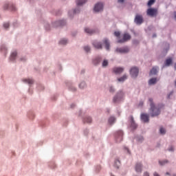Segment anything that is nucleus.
I'll use <instances>...</instances> for the list:
<instances>
[{
	"label": "nucleus",
	"instance_id": "12",
	"mask_svg": "<svg viewBox=\"0 0 176 176\" xmlns=\"http://www.w3.org/2000/svg\"><path fill=\"white\" fill-rule=\"evenodd\" d=\"M147 16L150 17H156L157 16V10L155 8H148L146 11Z\"/></svg>",
	"mask_w": 176,
	"mask_h": 176
},
{
	"label": "nucleus",
	"instance_id": "27",
	"mask_svg": "<svg viewBox=\"0 0 176 176\" xmlns=\"http://www.w3.org/2000/svg\"><path fill=\"white\" fill-rule=\"evenodd\" d=\"M135 170L136 173H141L142 171V164L141 163H137L135 166Z\"/></svg>",
	"mask_w": 176,
	"mask_h": 176
},
{
	"label": "nucleus",
	"instance_id": "59",
	"mask_svg": "<svg viewBox=\"0 0 176 176\" xmlns=\"http://www.w3.org/2000/svg\"><path fill=\"white\" fill-rule=\"evenodd\" d=\"M30 2H34V0H29Z\"/></svg>",
	"mask_w": 176,
	"mask_h": 176
},
{
	"label": "nucleus",
	"instance_id": "57",
	"mask_svg": "<svg viewBox=\"0 0 176 176\" xmlns=\"http://www.w3.org/2000/svg\"><path fill=\"white\" fill-rule=\"evenodd\" d=\"M174 69H175V70L176 71V63H175V65H174Z\"/></svg>",
	"mask_w": 176,
	"mask_h": 176
},
{
	"label": "nucleus",
	"instance_id": "9",
	"mask_svg": "<svg viewBox=\"0 0 176 176\" xmlns=\"http://www.w3.org/2000/svg\"><path fill=\"white\" fill-rule=\"evenodd\" d=\"M0 53L4 56V57H6L8 53H9V47L8 45H6V44H2L0 46Z\"/></svg>",
	"mask_w": 176,
	"mask_h": 176
},
{
	"label": "nucleus",
	"instance_id": "34",
	"mask_svg": "<svg viewBox=\"0 0 176 176\" xmlns=\"http://www.w3.org/2000/svg\"><path fill=\"white\" fill-rule=\"evenodd\" d=\"M136 141L139 144H142V142H144V136H142V135L137 136L136 137Z\"/></svg>",
	"mask_w": 176,
	"mask_h": 176
},
{
	"label": "nucleus",
	"instance_id": "4",
	"mask_svg": "<svg viewBox=\"0 0 176 176\" xmlns=\"http://www.w3.org/2000/svg\"><path fill=\"white\" fill-rule=\"evenodd\" d=\"M79 13H80V8L76 7L72 8L67 11V17L72 19L75 17L76 14H79Z\"/></svg>",
	"mask_w": 176,
	"mask_h": 176
},
{
	"label": "nucleus",
	"instance_id": "51",
	"mask_svg": "<svg viewBox=\"0 0 176 176\" xmlns=\"http://www.w3.org/2000/svg\"><path fill=\"white\" fill-rule=\"evenodd\" d=\"M75 107H76V105H75V104H74V103H72V104H70V108H71L72 109H74V108H75Z\"/></svg>",
	"mask_w": 176,
	"mask_h": 176
},
{
	"label": "nucleus",
	"instance_id": "17",
	"mask_svg": "<svg viewBox=\"0 0 176 176\" xmlns=\"http://www.w3.org/2000/svg\"><path fill=\"white\" fill-rule=\"evenodd\" d=\"M58 45H60V46H67V45H68V43H69V40H68V38L63 37L59 39L58 41Z\"/></svg>",
	"mask_w": 176,
	"mask_h": 176
},
{
	"label": "nucleus",
	"instance_id": "56",
	"mask_svg": "<svg viewBox=\"0 0 176 176\" xmlns=\"http://www.w3.org/2000/svg\"><path fill=\"white\" fill-rule=\"evenodd\" d=\"M12 10H16V7L12 6Z\"/></svg>",
	"mask_w": 176,
	"mask_h": 176
},
{
	"label": "nucleus",
	"instance_id": "8",
	"mask_svg": "<svg viewBox=\"0 0 176 176\" xmlns=\"http://www.w3.org/2000/svg\"><path fill=\"white\" fill-rule=\"evenodd\" d=\"M123 131L119 130L117 131L115 138V142L116 144H120L123 141Z\"/></svg>",
	"mask_w": 176,
	"mask_h": 176
},
{
	"label": "nucleus",
	"instance_id": "28",
	"mask_svg": "<svg viewBox=\"0 0 176 176\" xmlns=\"http://www.w3.org/2000/svg\"><path fill=\"white\" fill-rule=\"evenodd\" d=\"M158 69H159L157 67H153L150 71L149 76L152 77L154 75H157Z\"/></svg>",
	"mask_w": 176,
	"mask_h": 176
},
{
	"label": "nucleus",
	"instance_id": "18",
	"mask_svg": "<svg viewBox=\"0 0 176 176\" xmlns=\"http://www.w3.org/2000/svg\"><path fill=\"white\" fill-rule=\"evenodd\" d=\"M129 123L131 130H135V129H137L138 125L137 123H135V121H134V118H133V116L130 117Z\"/></svg>",
	"mask_w": 176,
	"mask_h": 176
},
{
	"label": "nucleus",
	"instance_id": "3",
	"mask_svg": "<svg viewBox=\"0 0 176 176\" xmlns=\"http://www.w3.org/2000/svg\"><path fill=\"white\" fill-rule=\"evenodd\" d=\"M123 97H124V92L122 90L118 91L112 98L113 104H120Z\"/></svg>",
	"mask_w": 176,
	"mask_h": 176
},
{
	"label": "nucleus",
	"instance_id": "2",
	"mask_svg": "<svg viewBox=\"0 0 176 176\" xmlns=\"http://www.w3.org/2000/svg\"><path fill=\"white\" fill-rule=\"evenodd\" d=\"M105 6V3L102 1H98L96 3L94 4L93 12L94 13H96V14H98V13H102L104 12V8Z\"/></svg>",
	"mask_w": 176,
	"mask_h": 176
},
{
	"label": "nucleus",
	"instance_id": "62",
	"mask_svg": "<svg viewBox=\"0 0 176 176\" xmlns=\"http://www.w3.org/2000/svg\"><path fill=\"white\" fill-rule=\"evenodd\" d=\"M111 176H115V175H113V174H111Z\"/></svg>",
	"mask_w": 176,
	"mask_h": 176
},
{
	"label": "nucleus",
	"instance_id": "37",
	"mask_svg": "<svg viewBox=\"0 0 176 176\" xmlns=\"http://www.w3.org/2000/svg\"><path fill=\"white\" fill-rule=\"evenodd\" d=\"M83 49L86 53H90L91 50V47H90V45H85L83 47Z\"/></svg>",
	"mask_w": 176,
	"mask_h": 176
},
{
	"label": "nucleus",
	"instance_id": "61",
	"mask_svg": "<svg viewBox=\"0 0 176 176\" xmlns=\"http://www.w3.org/2000/svg\"><path fill=\"white\" fill-rule=\"evenodd\" d=\"M153 36V38H155V37H156V35H155V34H154Z\"/></svg>",
	"mask_w": 176,
	"mask_h": 176
},
{
	"label": "nucleus",
	"instance_id": "31",
	"mask_svg": "<svg viewBox=\"0 0 176 176\" xmlns=\"http://www.w3.org/2000/svg\"><path fill=\"white\" fill-rule=\"evenodd\" d=\"M83 122L85 123H91V122H93V119H91V117L87 116L83 118Z\"/></svg>",
	"mask_w": 176,
	"mask_h": 176
},
{
	"label": "nucleus",
	"instance_id": "25",
	"mask_svg": "<svg viewBox=\"0 0 176 176\" xmlns=\"http://www.w3.org/2000/svg\"><path fill=\"white\" fill-rule=\"evenodd\" d=\"M115 123H116V118H115V116H110L108 120V124L110 126H113Z\"/></svg>",
	"mask_w": 176,
	"mask_h": 176
},
{
	"label": "nucleus",
	"instance_id": "14",
	"mask_svg": "<svg viewBox=\"0 0 176 176\" xmlns=\"http://www.w3.org/2000/svg\"><path fill=\"white\" fill-rule=\"evenodd\" d=\"M112 72L113 74H115L116 75H120V74H123V72H124V67H114L112 69Z\"/></svg>",
	"mask_w": 176,
	"mask_h": 176
},
{
	"label": "nucleus",
	"instance_id": "53",
	"mask_svg": "<svg viewBox=\"0 0 176 176\" xmlns=\"http://www.w3.org/2000/svg\"><path fill=\"white\" fill-rule=\"evenodd\" d=\"M153 176H160L157 172H154L153 173Z\"/></svg>",
	"mask_w": 176,
	"mask_h": 176
},
{
	"label": "nucleus",
	"instance_id": "36",
	"mask_svg": "<svg viewBox=\"0 0 176 176\" xmlns=\"http://www.w3.org/2000/svg\"><path fill=\"white\" fill-rule=\"evenodd\" d=\"M160 166H166V164H168V160H162L159 161Z\"/></svg>",
	"mask_w": 176,
	"mask_h": 176
},
{
	"label": "nucleus",
	"instance_id": "30",
	"mask_svg": "<svg viewBox=\"0 0 176 176\" xmlns=\"http://www.w3.org/2000/svg\"><path fill=\"white\" fill-rule=\"evenodd\" d=\"M101 60H102L101 56H97L96 58H95L93 60V63H94L95 65H97L98 64H100V63H101Z\"/></svg>",
	"mask_w": 176,
	"mask_h": 176
},
{
	"label": "nucleus",
	"instance_id": "48",
	"mask_svg": "<svg viewBox=\"0 0 176 176\" xmlns=\"http://www.w3.org/2000/svg\"><path fill=\"white\" fill-rule=\"evenodd\" d=\"M20 60H21V61H27V57H25V56H21V57L20 58Z\"/></svg>",
	"mask_w": 176,
	"mask_h": 176
},
{
	"label": "nucleus",
	"instance_id": "45",
	"mask_svg": "<svg viewBox=\"0 0 176 176\" xmlns=\"http://www.w3.org/2000/svg\"><path fill=\"white\" fill-rule=\"evenodd\" d=\"M168 152H174V146H170L168 148Z\"/></svg>",
	"mask_w": 176,
	"mask_h": 176
},
{
	"label": "nucleus",
	"instance_id": "5",
	"mask_svg": "<svg viewBox=\"0 0 176 176\" xmlns=\"http://www.w3.org/2000/svg\"><path fill=\"white\" fill-rule=\"evenodd\" d=\"M140 74V69L138 67L133 66L129 69V75L132 79H137L138 75Z\"/></svg>",
	"mask_w": 176,
	"mask_h": 176
},
{
	"label": "nucleus",
	"instance_id": "35",
	"mask_svg": "<svg viewBox=\"0 0 176 176\" xmlns=\"http://www.w3.org/2000/svg\"><path fill=\"white\" fill-rule=\"evenodd\" d=\"M114 166L116 167V168H119V167H120V160H119V158L116 159L114 162Z\"/></svg>",
	"mask_w": 176,
	"mask_h": 176
},
{
	"label": "nucleus",
	"instance_id": "29",
	"mask_svg": "<svg viewBox=\"0 0 176 176\" xmlns=\"http://www.w3.org/2000/svg\"><path fill=\"white\" fill-rule=\"evenodd\" d=\"M78 87L81 90H83V89H86L87 87V84H86L85 81L82 80L78 84Z\"/></svg>",
	"mask_w": 176,
	"mask_h": 176
},
{
	"label": "nucleus",
	"instance_id": "19",
	"mask_svg": "<svg viewBox=\"0 0 176 176\" xmlns=\"http://www.w3.org/2000/svg\"><path fill=\"white\" fill-rule=\"evenodd\" d=\"M157 82H159V78H157V77H151L148 80V83L149 86H154V85H156Z\"/></svg>",
	"mask_w": 176,
	"mask_h": 176
},
{
	"label": "nucleus",
	"instance_id": "22",
	"mask_svg": "<svg viewBox=\"0 0 176 176\" xmlns=\"http://www.w3.org/2000/svg\"><path fill=\"white\" fill-rule=\"evenodd\" d=\"M88 0H76V5L77 8H80L87 3Z\"/></svg>",
	"mask_w": 176,
	"mask_h": 176
},
{
	"label": "nucleus",
	"instance_id": "24",
	"mask_svg": "<svg viewBox=\"0 0 176 176\" xmlns=\"http://www.w3.org/2000/svg\"><path fill=\"white\" fill-rule=\"evenodd\" d=\"M102 68H108L109 66V60L107 58L102 59L101 62Z\"/></svg>",
	"mask_w": 176,
	"mask_h": 176
},
{
	"label": "nucleus",
	"instance_id": "6",
	"mask_svg": "<svg viewBox=\"0 0 176 176\" xmlns=\"http://www.w3.org/2000/svg\"><path fill=\"white\" fill-rule=\"evenodd\" d=\"M67 24V21L65 19H59L54 21L51 23V27L53 28H57V27H63Z\"/></svg>",
	"mask_w": 176,
	"mask_h": 176
},
{
	"label": "nucleus",
	"instance_id": "16",
	"mask_svg": "<svg viewBox=\"0 0 176 176\" xmlns=\"http://www.w3.org/2000/svg\"><path fill=\"white\" fill-rule=\"evenodd\" d=\"M92 45L94 46V47H95V49L102 50V41L101 42V41L95 40V41H93Z\"/></svg>",
	"mask_w": 176,
	"mask_h": 176
},
{
	"label": "nucleus",
	"instance_id": "21",
	"mask_svg": "<svg viewBox=\"0 0 176 176\" xmlns=\"http://www.w3.org/2000/svg\"><path fill=\"white\" fill-rule=\"evenodd\" d=\"M129 76L127 74H124L121 77L117 78L118 83H124L127 80Z\"/></svg>",
	"mask_w": 176,
	"mask_h": 176
},
{
	"label": "nucleus",
	"instance_id": "32",
	"mask_svg": "<svg viewBox=\"0 0 176 176\" xmlns=\"http://www.w3.org/2000/svg\"><path fill=\"white\" fill-rule=\"evenodd\" d=\"M173 64V58H168L165 61V67H170V65Z\"/></svg>",
	"mask_w": 176,
	"mask_h": 176
},
{
	"label": "nucleus",
	"instance_id": "11",
	"mask_svg": "<svg viewBox=\"0 0 176 176\" xmlns=\"http://www.w3.org/2000/svg\"><path fill=\"white\" fill-rule=\"evenodd\" d=\"M102 45L104 46L105 50H107V52H110L111 42L109 41V39H108L107 38H103L102 41Z\"/></svg>",
	"mask_w": 176,
	"mask_h": 176
},
{
	"label": "nucleus",
	"instance_id": "60",
	"mask_svg": "<svg viewBox=\"0 0 176 176\" xmlns=\"http://www.w3.org/2000/svg\"><path fill=\"white\" fill-rule=\"evenodd\" d=\"M14 25H16V23H13V26L14 27Z\"/></svg>",
	"mask_w": 176,
	"mask_h": 176
},
{
	"label": "nucleus",
	"instance_id": "40",
	"mask_svg": "<svg viewBox=\"0 0 176 176\" xmlns=\"http://www.w3.org/2000/svg\"><path fill=\"white\" fill-rule=\"evenodd\" d=\"M44 27L45 28V30H50V24L49 23V22H45L44 23Z\"/></svg>",
	"mask_w": 176,
	"mask_h": 176
},
{
	"label": "nucleus",
	"instance_id": "20",
	"mask_svg": "<svg viewBox=\"0 0 176 176\" xmlns=\"http://www.w3.org/2000/svg\"><path fill=\"white\" fill-rule=\"evenodd\" d=\"M144 19L142 15H136L135 18V23L138 25H141V23H143Z\"/></svg>",
	"mask_w": 176,
	"mask_h": 176
},
{
	"label": "nucleus",
	"instance_id": "26",
	"mask_svg": "<svg viewBox=\"0 0 176 176\" xmlns=\"http://www.w3.org/2000/svg\"><path fill=\"white\" fill-rule=\"evenodd\" d=\"M141 119L142 122H144V123H148V122H149V115L146 113H142L141 115Z\"/></svg>",
	"mask_w": 176,
	"mask_h": 176
},
{
	"label": "nucleus",
	"instance_id": "44",
	"mask_svg": "<svg viewBox=\"0 0 176 176\" xmlns=\"http://www.w3.org/2000/svg\"><path fill=\"white\" fill-rule=\"evenodd\" d=\"M154 3H155V0H149L147 5L148 6H152V5Z\"/></svg>",
	"mask_w": 176,
	"mask_h": 176
},
{
	"label": "nucleus",
	"instance_id": "43",
	"mask_svg": "<svg viewBox=\"0 0 176 176\" xmlns=\"http://www.w3.org/2000/svg\"><path fill=\"white\" fill-rule=\"evenodd\" d=\"M117 2L119 5H124V2H126V0H117Z\"/></svg>",
	"mask_w": 176,
	"mask_h": 176
},
{
	"label": "nucleus",
	"instance_id": "39",
	"mask_svg": "<svg viewBox=\"0 0 176 176\" xmlns=\"http://www.w3.org/2000/svg\"><path fill=\"white\" fill-rule=\"evenodd\" d=\"M114 35L117 38V42H118V41H119V39H122V38H120V32H115Z\"/></svg>",
	"mask_w": 176,
	"mask_h": 176
},
{
	"label": "nucleus",
	"instance_id": "46",
	"mask_svg": "<svg viewBox=\"0 0 176 176\" xmlns=\"http://www.w3.org/2000/svg\"><path fill=\"white\" fill-rule=\"evenodd\" d=\"M83 134H84V135H87V134H89V129H85L83 130Z\"/></svg>",
	"mask_w": 176,
	"mask_h": 176
},
{
	"label": "nucleus",
	"instance_id": "38",
	"mask_svg": "<svg viewBox=\"0 0 176 176\" xmlns=\"http://www.w3.org/2000/svg\"><path fill=\"white\" fill-rule=\"evenodd\" d=\"M166 129L164 127H160V134H162V135H164L166 134Z\"/></svg>",
	"mask_w": 176,
	"mask_h": 176
},
{
	"label": "nucleus",
	"instance_id": "23",
	"mask_svg": "<svg viewBox=\"0 0 176 176\" xmlns=\"http://www.w3.org/2000/svg\"><path fill=\"white\" fill-rule=\"evenodd\" d=\"M84 32L89 35H92V34L96 32V30L94 29L90 28L89 27H85L84 28Z\"/></svg>",
	"mask_w": 176,
	"mask_h": 176
},
{
	"label": "nucleus",
	"instance_id": "50",
	"mask_svg": "<svg viewBox=\"0 0 176 176\" xmlns=\"http://www.w3.org/2000/svg\"><path fill=\"white\" fill-rule=\"evenodd\" d=\"M96 170V173H98V171L101 170V166H97Z\"/></svg>",
	"mask_w": 176,
	"mask_h": 176
},
{
	"label": "nucleus",
	"instance_id": "13",
	"mask_svg": "<svg viewBox=\"0 0 176 176\" xmlns=\"http://www.w3.org/2000/svg\"><path fill=\"white\" fill-rule=\"evenodd\" d=\"M21 82H22V83H25V85H29V86H31L34 83L33 78L30 77L21 78Z\"/></svg>",
	"mask_w": 176,
	"mask_h": 176
},
{
	"label": "nucleus",
	"instance_id": "7",
	"mask_svg": "<svg viewBox=\"0 0 176 176\" xmlns=\"http://www.w3.org/2000/svg\"><path fill=\"white\" fill-rule=\"evenodd\" d=\"M114 52L117 54H126V53H129V52H130V50L127 47H117L115 49Z\"/></svg>",
	"mask_w": 176,
	"mask_h": 176
},
{
	"label": "nucleus",
	"instance_id": "47",
	"mask_svg": "<svg viewBox=\"0 0 176 176\" xmlns=\"http://www.w3.org/2000/svg\"><path fill=\"white\" fill-rule=\"evenodd\" d=\"M124 150L125 151L126 153H127L128 155H130V150H129V148L124 147Z\"/></svg>",
	"mask_w": 176,
	"mask_h": 176
},
{
	"label": "nucleus",
	"instance_id": "54",
	"mask_svg": "<svg viewBox=\"0 0 176 176\" xmlns=\"http://www.w3.org/2000/svg\"><path fill=\"white\" fill-rule=\"evenodd\" d=\"M173 19L176 20V11L173 12Z\"/></svg>",
	"mask_w": 176,
	"mask_h": 176
},
{
	"label": "nucleus",
	"instance_id": "52",
	"mask_svg": "<svg viewBox=\"0 0 176 176\" xmlns=\"http://www.w3.org/2000/svg\"><path fill=\"white\" fill-rule=\"evenodd\" d=\"M143 176H150V175H149V173H148V172H144V173H143Z\"/></svg>",
	"mask_w": 176,
	"mask_h": 176
},
{
	"label": "nucleus",
	"instance_id": "41",
	"mask_svg": "<svg viewBox=\"0 0 176 176\" xmlns=\"http://www.w3.org/2000/svg\"><path fill=\"white\" fill-rule=\"evenodd\" d=\"M10 4L6 3H5V4L3 5V9L4 10H9V7H10Z\"/></svg>",
	"mask_w": 176,
	"mask_h": 176
},
{
	"label": "nucleus",
	"instance_id": "33",
	"mask_svg": "<svg viewBox=\"0 0 176 176\" xmlns=\"http://www.w3.org/2000/svg\"><path fill=\"white\" fill-rule=\"evenodd\" d=\"M3 28L4 30H6V31L9 30V28H10V22H4L3 23Z\"/></svg>",
	"mask_w": 176,
	"mask_h": 176
},
{
	"label": "nucleus",
	"instance_id": "49",
	"mask_svg": "<svg viewBox=\"0 0 176 176\" xmlns=\"http://www.w3.org/2000/svg\"><path fill=\"white\" fill-rule=\"evenodd\" d=\"M173 94H174L173 91H170L169 94H168V95H167V98H170V97L171 96H173Z\"/></svg>",
	"mask_w": 176,
	"mask_h": 176
},
{
	"label": "nucleus",
	"instance_id": "58",
	"mask_svg": "<svg viewBox=\"0 0 176 176\" xmlns=\"http://www.w3.org/2000/svg\"><path fill=\"white\" fill-rule=\"evenodd\" d=\"M144 104V102H141L140 103V105H143Z\"/></svg>",
	"mask_w": 176,
	"mask_h": 176
},
{
	"label": "nucleus",
	"instance_id": "10",
	"mask_svg": "<svg viewBox=\"0 0 176 176\" xmlns=\"http://www.w3.org/2000/svg\"><path fill=\"white\" fill-rule=\"evenodd\" d=\"M131 39V36L129 33H124L122 35V38L118 40V43H124Z\"/></svg>",
	"mask_w": 176,
	"mask_h": 176
},
{
	"label": "nucleus",
	"instance_id": "55",
	"mask_svg": "<svg viewBox=\"0 0 176 176\" xmlns=\"http://www.w3.org/2000/svg\"><path fill=\"white\" fill-rule=\"evenodd\" d=\"M165 175H170V173L166 172V173H165Z\"/></svg>",
	"mask_w": 176,
	"mask_h": 176
},
{
	"label": "nucleus",
	"instance_id": "42",
	"mask_svg": "<svg viewBox=\"0 0 176 176\" xmlns=\"http://www.w3.org/2000/svg\"><path fill=\"white\" fill-rule=\"evenodd\" d=\"M109 93H111V94L115 93V87H113V86H110L109 87Z\"/></svg>",
	"mask_w": 176,
	"mask_h": 176
},
{
	"label": "nucleus",
	"instance_id": "15",
	"mask_svg": "<svg viewBox=\"0 0 176 176\" xmlns=\"http://www.w3.org/2000/svg\"><path fill=\"white\" fill-rule=\"evenodd\" d=\"M16 58H17V52L14 50L11 52L8 60L10 63H14L16 61Z\"/></svg>",
	"mask_w": 176,
	"mask_h": 176
},
{
	"label": "nucleus",
	"instance_id": "1",
	"mask_svg": "<svg viewBox=\"0 0 176 176\" xmlns=\"http://www.w3.org/2000/svg\"><path fill=\"white\" fill-rule=\"evenodd\" d=\"M150 109L149 115L153 118L155 116H159L160 115V109H162V104H155L152 99H149Z\"/></svg>",
	"mask_w": 176,
	"mask_h": 176
},
{
	"label": "nucleus",
	"instance_id": "63",
	"mask_svg": "<svg viewBox=\"0 0 176 176\" xmlns=\"http://www.w3.org/2000/svg\"><path fill=\"white\" fill-rule=\"evenodd\" d=\"M78 115L80 116V113H78Z\"/></svg>",
	"mask_w": 176,
	"mask_h": 176
}]
</instances>
